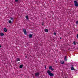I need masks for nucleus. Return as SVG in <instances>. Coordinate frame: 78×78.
<instances>
[{
	"instance_id": "1",
	"label": "nucleus",
	"mask_w": 78,
	"mask_h": 78,
	"mask_svg": "<svg viewBox=\"0 0 78 78\" xmlns=\"http://www.w3.org/2000/svg\"><path fill=\"white\" fill-rule=\"evenodd\" d=\"M47 73L50 76H54V74L53 73H51V71L50 70H48Z\"/></svg>"
},
{
	"instance_id": "2",
	"label": "nucleus",
	"mask_w": 78,
	"mask_h": 78,
	"mask_svg": "<svg viewBox=\"0 0 78 78\" xmlns=\"http://www.w3.org/2000/svg\"><path fill=\"white\" fill-rule=\"evenodd\" d=\"M74 2V6L76 7H78V3L77 2V1H75Z\"/></svg>"
},
{
	"instance_id": "3",
	"label": "nucleus",
	"mask_w": 78,
	"mask_h": 78,
	"mask_svg": "<svg viewBox=\"0 0 78 78\" xmlns=\"http://www.w3.org/2000/svg\"><path fill=\"white\" fill-rule=\"evenodd\" d=\"M23 30L24 32V34H25V35H27V30H26V29H23Z\"/></svg>"
},
{
	"instance_id": "4",
	"label": "nucleus",
	"mask_w": 78,
	"mask_h": 78,
	"mask_svg": "<svg viewBox=\"0 0 78 78\" xmlns=\"http://www.w3.org/2000/svg\"><path fill=\"white\" fill-rule=\"evenodd\" d=\"M49 69L51 70H52V71L54 70V69L52 68V66H50L49 67Z\"/></svg>"
},
{
	"instance_id": "5",
	"label": "nucleus",
	"mask_w": 78,
	"mask_h": 78,
	"mask_svg": "<svg viewBox=\"0 0 78 78\" xmlns=\"http://www.w3.org/2000/svg\"><path fill=\"white\" fill-rule=\"evenodd\" d=\"M35 75L36 76H39V73H35Z\"/></svg>"
},
{
	"instance_id": "6",
	"label": "nucleus",
	"mask_w": 78,
	"mask_h": 78,
	"mask_svg": "<svg viewBox=\"0 0 78 78\" xmlns=\"http://www.w3.org/2000/svg\"><path fill=\"white\" fill-rule=\"evenodd\" d=\"M28 36L29 38H32V37H33V34H30Z\"/></svg>"
},
{
	"instance_id": "7",
	"label": "nucleus",
	"mask_w": 78,
	"mask_h": 78,
	"mask_svg": "<svg viewBox=\"0 0 78 78\" xmlns=\"http://www.w3.org/2000/svg\"><path fill=\"white\" fill-rule=\"evenodd\" d=\"M17 61H20V59L19 58H16V60L15 61V62H17Z\"/></svg>"
},
{
	"instance_id": "8",
	"label": "nucleus",
	"mask_w": 78,
	"mask_h": 78,
	"mask_svg": "<svg viewBox=\"0 0 78 78\" xmlns=\"http://www.w3.org/2000/svg\"><path fill=\"white\" fill-rule=\"evenodd\" d=\"M60 63L61 64H64V61H60Z\"/></svg>"
},
{
	"instance_id": "9",
	"label": "nucleus",
	"mask_w": 78,
	"mask_h": 78,
	"mask_svg": "<svg viewBox=\"0 0 78 78\" xmlns=\"http://www.w3.org/2000/svg\"><path fill=\"white\" fill-rule=\"evenodd\" d=\"M64 61H67V56H65Z\"/></svg>"
},
{
	"instance_id": "10",
	"label": "nucleus",
	"mask_w": 78,
	"mask_h": 78,
	"mask_svg": "<svg viewBox=\"0 0 78 78\" xmlns=\"http://www.w3.org/2000/svg\"><path fill=\"white\" fill-rule=\"evenodd\" d=\"M71 70H75V69H74V68L73 66H72L71 68Z\"/></svg>"
},
{
	"instance_id": "11",
	"label": "nucleus",
	"mask_w": 78,
	"mask_h": 78,
	"mask_svg": "<svg viewBox=\"0 0 78 78\" xmlns=\"http://www.w3.org/2000/svg\"><path fill=\"white\" fill-rule=\"evenodd\" d=\"M3 30L4 32H7V29L6 28H4V29Z\"/></svg>"
},
{
	"instance_id": "12",
	"label": "nucleus",
	"mask_w": 78,
	"mask_h": 78,
	"mask_svg": "<svg viewBox=\"0 0 78 78\" xmlns=\"http://www.w3.org/2000/svg\"><path fill=\"white\" fill-rule=\"evenodd\" d=\"M23 65H21L20 66V69H22L23 68Z\"/></svg>"
},
{
	"instance_id": "13",
	"label": "nucleus",
	"mask_w": 78,
	"mask_h": 78,
	"mask_svg": "<svg viewBox=\"0 0 78 78\" xmlns=\"http://www.w3.org/2000/svg\"><path fill=\"white\" fill-rule=\"evenodd\" d=\"M0 35L1 36H4V34L2 33H0Z\"/></svg>"
},
{
	"instance_id": "14",
	"label": "nucleus",
	"mask_w": 78,
	"mask_h": 78,
	"mask_svg": "<svg viewBox=\"0 0 78 78\" xmlns=\"http://www.w3.org/2000/svg\"><path fill=\"white\" fill-rule=\"evenodd\" d=\"M48 32V29H45V32H46V33H47Z\"/></svg>"
},
{
	"instance_id": "15",
	"label": "nucleus",
	"mask_w": 78,
	"mask_h": 78,
	"mask_svg": "<svg viewBox=\"0 0 78 78\" xmlns=\"http://www.w3.org/2000/svg\"><path fill=\"white\" fill-rule=\"evenodd\" d=\"M26 18L27 19V20H28V15H27L26 16Z\"/></svg>"
},
{
	"instance_id": "16",
	"label": "nucleus",
	"mask_w": 78,
	"mask_h": 78,
	"mask_svg": "<svg viewBox=\"0 0 78 78\" xmlns=\"http://www.w3.org/2000/svg\"><path fill=\"white\" fill-rule=\"evenodd\" d=\"M10 18L13 21L14 20V18H13L12 17H10Z\"/></svg>"
},
{
	"instance_id": "17",
	"label": "nucleus",
	"mask_w": 78,
	"mask_h": 78,
	"mask_svg": "<svg viewBox=\"0 0 78 78\" xmlns=\"http://www.w3.org/2000/svg\"><path fill=\"white\" fill-rule=\"evenodd\" d=\"M9 23H12V22H11V20H9Z\"/></svg>"
},
{
	"instance_id": "18",
	"label": "nucleus",
	"mask_w": 78,
	"mask_h": 78,
	"mask_svg": "<svg viewBox=\"0 0 78 78\" xmlns=\"http://www.w3.org/2000/svg\"><path fill=\"white\" fill-rule=\"evenodd\" d=\"M67 50L66 49V51H70V49H67Z\"/></svg>"
},
{
	"instance_id": "19",
	"label": "nucleus",
	"mask_w": 78,
	"mask_h": 78,
	"mask_svg": "<svg viewBox=\"0 0 78 78\" xmlns=\"http://www.w3.org/2000/svg\"><path fill=\"white\" fill-rule=\"evenodd\" d=\"M73 44L74 45H76V42H75V41H74L73 42Z\"/></svg>"
},
{
	"instance_id": "20",
	"label": "nucleus",
	"mask_w": 78,
	"mask_h": 78,
	"mask_svg": "<svg viewBox=\"0 0 78 78\" xmlns=\"http://www.w3.org/2000/svg\"><path fill=\"white\" fill-rule=\"evenodd\" d=\"M18 1H19V0H15V2H17Z\"/></svg>"
},
{
	"instance_id": "21",
	"label": "nucleus",
	"mask_w": 78,
	"mask_h": 78,
	"mask_svg": "<svg viewBox=\"0 0 78 78\" xmlns=\"http://www.w3.org/2000/svg\"><path fill=\"white\" fill-rule=\"evenodd\" d=\"M53 51H58V50H55V49H54V50H53Z\"/></svg>"
},
{
	"instance_id": "22",
	"label": "nucleus",
	"mask_w": 78,
	"mask_h": 78,
	"mask_svg": "<svg viewBox=\"0 0 78 78\" xmlns=\"http://www.w3.org/2000/svg\"><path fill=\"white\" fill-rule=\"evenodd\" d=\"M54 35H56V33L55 32H54Z\"/></svg>"
},
{
	"instance_id": "23",
	"label": "nucleus",
	"mask_w": 78,
	"mask_h": 78,
	"mask_svg": "<svg viewBox=\"0 0 78 78\" xmlns=\"http://www.w3.org/2000/svg\"><path fill=\"white\" fill-rule=\"evenodd\" d=\"M76 24H78V21H77L76 22Z\"/></svg>"
},
{
	"instance_id": "24",
	"label": "nucleus",
	"mask_w": 78,
	"mask_h": 78,
	"mask_svg": "<svg viewBox=\"0 0 78 78\" xmlns=\"http://www.w3.org/2000/svg\"><path fill=\"white\" fill-rule=\"evenodd\" d=\"M76 37H77V39H78V34H77V35Z\"/></svg>"
},
{
	"instance_id": "25",
	"label": "nucleus",
	"mask_w": 78,
	"mask_h": 78,
	"mask_svg": "<svg viewBox=\"0 0 78 78\" xmlns=\"http://www.w3.org/2000/svg\"><path fill=\"white\" fill-rule=\"evenodd\" d=\"M44 23H42V25H43V26H44Z\"/></svg>"
},
{
	"instance_id": "26",
	"label": "nucleus",
	"mask_w": 78,
	"mask_h": 78,
	"mask_svg": "<svg viewBox=\"0 0 78 78\" xmlns=\"http://www.w3.org/2000/svg\"><path fill=\"white\" fill-rule=\"evenodd\" d=\"M45 69H47V67H46V66H45Z\"/></svg>"
},
{
	"instance_id": "27",
	"label": "nucleus",
	"mask_w": 78,
	"mask_h": 78,
	"mask_svg": "<svg viewBox=\"0 0 78 78\" xmlns=\"http://www.w3.org/2000/svg\"><path fill=\"white\" fill-rule=\"evenodd\" d=\"M25 57L26 58H27V56H25Z\"/></svg>"
},
{
	"instance_id": "28",
	"label": "nucleus",
	"mask_w": 78,
	"mask_h": 78,
	"mask_svg": "<svg viewBox=\"0 0 78 78\" xmlns=\"http://www.w3.org/2000/svg\"><path fill=\"white\" fill-rule=\"evenodd\" d=\"M2 47V46H1V45H0V48H1Z\"/></svg>"
},
{
	"instance_id": "29",
	"label": "nucleus",
	"mask_w": 78,
	"mask_h": 78,
	"mask_svg": "<svg viewBox=\"0 0 78 78\" xmlns=\"http://www.w3.org/2000/svg\"><path fill=\"white\" fill-rule=\"evenodd\" d=\"M60 39H61V38L60 37Z\"/></svg>"
},
{
	"instance_id": "30",
	"label": "nucleus",
	"mask_w": 78,
	"mask_h": 78,
	"mask_svg": "<svg viewBox=\"0 0 78 78\" xmlns=\"http://www.w3.org/2000/svg\"><path fill=\"white\" fill-rule=\"evenodd\" d=\"M62 51H63V50H64V49H62Z\"/></svg>"
},
{
	"instance_id": "31",
	"label": "nucleus",
	"mask_w": 78,
	"mask_h": 78,
	"mask_svg": "<svg viewBox=\"0 0 78 78\" xmlns=\"http://www.w3.org/2000/svg\"><path fill=\"white\" fill-rule=\"evenodd\" d=\"M56 62L57 63V61H56Z\"/></svg>"
}]
</instances>
